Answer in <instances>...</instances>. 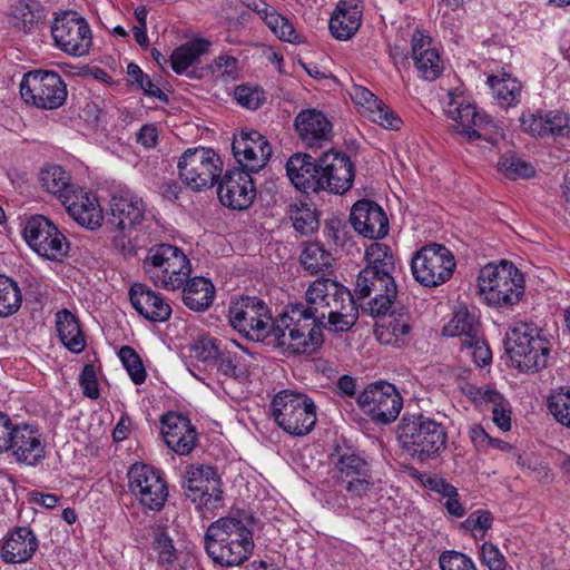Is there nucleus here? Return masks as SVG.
Here are the masks:
<instances>
[{
    "label": "nucleus",
    "instance_id": "7",
    "mask_svg": "<svg viewBox=\"0 0 570 570\" xmlns=\"http://www.w3.org/2000/svg\"><path fill=\"white\" fill-rule=\"evenodd\" d=\"M271 415L284 432L296 436L309 433L317 420L314 401L292 390H283L273 397Z\"/></svg>",
    "mask_w": 570,
    "mask_h": 570
},
{
    "label": "nucleus",
    "instance_id": "31",
    "mask_svg": "<svg viewBox=\"0 0 570 570\" xmlns=\"http://www.w3.org/2000/svg\"><path fill=\"white\" fill-rule=\"evenodd\" d=\"M287 176L292 184L301 191L318 193L320 174L318 160L308 154H295L286 163Z\"/></svg>",
    "mask_w": 570,
    "mask_h": 570
},
{
    "label": "nucleus",
    "instance_id": "28",
    "mask_svg": "<svg viewBox=\"0 0 570 570\" xmlns=\"http://www.w3.org/2000/svg\"><path fill=\"white\" fill-rule=\"evenodd\" d=\"M61 204L81 226L91 230L101 226L104 215L98 200L81 188L77 187Z\"/></svg>",
    "mask_w": 570,
    "mask_h": 570
},
{
    "label": "nucleus",
    "instance_id": "61",
    "mask_svg": "<svg viewBox=\"0 0 570 570\" xmlns=\"http://www.w3.org/2000/svg\"><path fill=\"white\" fill-rule=\"evenodd\" d=\"M234 96L239 105L252 110L259 108L263 100L262 91L246 86H238Z\"/></svg>",
    "mask_w": 570,
    "mask_h": 570
},
{
    "label": "nucleus",
    "instance_id": "41",
    "mask_svg": "<svg viewBox=\"0 0 570 570\" xmlns=\"http://www.w3.org/2000/svg\"><path fill=\"white\" fill-rule=\"evenodd\" d=\"M39 180L41 187L46 191L57 196L61 203L78 187L71 184L70 175L58 165L43 168L40 171Z\"/></svg>",
    "mask_w": 570,
    "mask_h": 570
},
{
    "label": "nucleus",
    "instance_id": "56",
    "mask_svg": "<svg viewBox=\"0 0 570 570\" xmlns=\"http://www.w3.org/2000/svg\"><path fill=\"white\" fill-rule=\"evenodd\" d=\"M520 122L523 131L531 136L541 138L548 137L546 114H542V111H523L520 117Z\"/></svg>",
    "mask_w": 570,
    "mask_h": 570
},
{
    "label": "nucleus",
    "instance_id": "53",
    "mask_svg": "<svg viewBox=\"0 0 570 570\" xmlns=\"http://www.w3.org/2000/svg\"><path fill=\"white\" fill-rule=\"evenodd\" d=\"M548 407L554 419L570 429V390L560 389L550 395Z\"/></svg>",
    "mask_w": 570,
    "mask_h": 570
},
{
    "label": "nucleus",
    "instance_id": "63",
    "mask_svg": "<svg viewBox=\"0 0 570 570\" xmlns=\"http://www.w3.org/2000/svg\"><path fill=\"white\" fill-rule=\"evenodd\" d=\"M206 491H198L196 495L191 498L193 501H196L197 497L200 498V501L204 502V504L208 503H215L220 501L222 499V490L219 489V478L215 473L212 479L204 482Z\"/></svg>",
    "mask_w": 570,
    "mask_h": 570
},
{
    "label": "nucleus",
    "instance_id": "34",
    "mask_svg": "<svg viewBox=\"0 0 570 570\" xmlns=\"http://www.w3.org/2000/svg\"><path fill=\"white\" fill-rule=\"evenodd\" d=\"M412 58L422 78L435 80L442 72V65L438 51L432 48L431 38L420 30L412 35Z\"/></svg>",
    "mask_w": 570,
    "mask_h": 570
},
{
    "label": "nucleus",
    "instance_id": "8",
    "mask_svg": "<svg viewBox=\"0 0 570 570\" xmlns=\"http://www.w3.org/2000/svg\"><path fill=\"white\" fill-rule=\"evenodd\" d=\"M450 102L446 109L449 118L453 125L454 131L468 141L484 139L495 145L504 136L502 127L495 124L487 114L479 112L475 106L466 102L463 97L450 92Z\"/></svg>",
    "mask_w": 570,
    "mask_h": 570
},
{
    "label": "nucleus",
    "instance_id": "13",
    "mask_svg": "<svg viewBox=\"0 0 570 570\" xmlns=\"http://www.w3.org/2000/svg\"><path fill=\"white\" fill-rule=\"evenodd\" d=\"M23 237L30 248L43 258L61 261L68 254L66 236L43 215H33L26 220Z\"/></svg>",
    "mask_w": 570,
    "mask_h": 570
},
{
    "label": "nucleus",
    "instance_id": "22",
    "mask_svg": "<svg viewBox=\"0 0 570 570\" xmlns=\"http://www.w3.org/2000/svg\"><path fill=\"white\" fill-rule=\"evenodd\" d=\"M8 452L19 463L35 466L45 459L46 441L39 430L29 424H16Z\"/></svg>",
    "mask_w": 570,
    "mask_h": 570
},
{
    "label": "nucleus",
    "instance_id": "24",
    "mask_svg": "<svg viewBox=\"0 0 570 570\" xmlns=\"http://www.w3.org/2000/svg\"><path fill=\"white\" fill-rule=\"evenodd\" d=\"M161 434L167 446L180 455L189 454L196 445L195 428L178 413L169 412L161 417Z\"/></svg>",
    "mask_w": 570,
    "mask_h": 570
},
{
    "label": "nucleus",
    "instance_id": "55",
    "mask_svg": "<svg viewBox=\"0 0 570 570\" xmlns=\"http://www.w3.org/2000/svg\"><path fill=\"white\" fill-rule=\"evenodd\" d=\"M461 346L468 350L473 357L474 362L479 365H487L492 360V353L484 340L479 335L462 338Z\"/></svg>",
    "mask_w": 570,
    "mask_h": 570
},
{
    "label": "nucleus",
    "instance_id": "15",
    "mask_svg": "<svg viewBox=\"0 0 570 570\" xmlns=\"http://www.w3.org/2000/svg\"><path fill=\"white\" fill-rule=\"evenodd\" d=\"M51 36L57 48L75 57L87 55L92 45L88 22L75 11H65L55 18Z\"/></svg>",
    "mask_w": 570,
    "mask_h": 570
},
{
    "label": "nucleus",
    "instance_id": "23",
    "mask_svg": "<svg viewBox=\"0 0 570 570\" xmlns=\"http://www.w3.org/2000/svg\"><path fill=\"white\" fill-rule=\"evenodd\" d=\"M353 228L370 239H382L389 234V219L385 212L373 200L356 202L350 215Z\"/></svg>",
    "mask_w": 570,
    "mask_h": 570
},
{
    "label": "nucleus",
    "instance_id": "44",
    "mask_svg": "<svg viewBox=\"0 0 570 570\" xmlns=\"http://www.w3.org/2000/svg\"><path fill=\"white\" fill-rule=\"evenodd\" d=\"M22 304V293L18 283L6 275H0V317L17 313Z\"/></svg>",
    "mask_w": 570,
    "mask_h": 570
},
{
    "label": "nucleus",
    "instance_id": "29",
    "mask_svg": "<svg viewBox=\"0 0 570 570\" xmlns=\"http://www.w3.org/2000/svg\"><path fill=\"white\" fill-rule=\"evenodd\" d=\"M129 297L134 308L148 321L165 322L171 315L170 305L145 284H134Z\"/></svg>",
    "mask_w": 570,
    "mask_h": 570
},
{
    "label": "nucleus",
    "instance_id": "58",
    "mask_svg": "<svg viewBox=\"0 0 570 570\" xmlns=\"http://www.w3.org/2000/svg\"><path fill=\"white\" fill-rule=\"evenodd\" d=\"M492 514L487 510H478L472 512L468 519L462 523V527L471 532H473L474 537H478V532L482 538L484 533L492 525Z\"/></svg>",
    "mask_w": 570,
    "mask_h": 570
},
{
    "label": "nucleus",
    "instance_id": "57",
    "mask_svg": "<svg viewBox=\"0 0 570 570\" xmlns=\"http://www.w3.org/2000/svg\"><path fill=\"white\" fill-rule=\"evenodd\" d=\"M548 137H568L570 135V117L560 111L546 114Z\"/></svg>",
    "mask_w": 570,
    "mask_h": 570
},
{
    "label": "nucleus",
    "instance_id": "59",
    "mask_svg": "<svg viewBox=\"0 0 570 570\" xmlns=\"http://www.w3.org/2000/svg\"><path fill=\"white\" fill-rule=\"evenodd\" d=\"M481 559L490 570H507L508 563L504 556L492 543L484 542L482 544Z\"/></svg>",
    "mask_w": 570,
    "mask_h": 570
},
{
    "label": "nucleus",
    "instance_id": "5",
    "mask_svg": "<svg viewBox=\"0 0 570 570\" xmlns=\"http://www.w3.org/2000/svg\"><path fill=\"white\" fill-rule=\"evenodd\" d=\"M478 283L479 293L484 301L500 308L513 306L524 294L522 273L507 261L499 265L487 264L479 273Z\"/></svg>",
    "mask_w": 570,
    "mask_h": 570
},
{
    "label": "nucleus",
    "instance_id": "62",
    "mask_svg": "<svg viewBox=\"0 0 570 570\" xmlns=\"http://www.w3.org/2000/svg\"><path fill=\"white\" fill-rule=\"evenodd\" d=\"M220 347L215 338L202 337L194 345L196 357L203 361H215L219 356Z\"/></svg>",
    "mask_w": 570,
    "mask_h": 570
},
{
    "label": "nucleus",
    "instance_id": "12",
    "mask_svg": "<svg viewBox=\"0 0 570 570\" xmlns=\"http://www.w3.org/2000/svg\"><path fill=\"white\" fill-rule=\"evenodd\" d=\"M20 94L27 104L51 110L65 104L67 87L62 78L55 71L32 70L23 76Z\"/></svg>",
    "mask_w": 570,
    "mask_h": 570
},
{
    "label": "nucleus",
    "instance_id": "42",
    "mask_svg": "<svg viewBox=\"0 0 570 570\" xmlns=\"http://www.w3.org/2000/svg\"><path fill=\"white\" fill-rule=\"evenodd\" d=\"M210 42L205 39H195L176 48L171 55V68L180 75L195 63L202 55L207 52Z\"/></svg>",
    "mask_w": 570,
    "mask_h": 570
},
{
    "label": "nucleus",
    "instance_id": "64",
    "mask_svg": "<svg viewBox=\"0 0 570 570\" xmlns=\"http://www.w3.org/2000/svg\"><path fill=\"white\" fill-rule=\"evenodd\" d=\"M214 362L218 364V371L222 374L232 377L239 375L237 356L235 353L220 350L219 356H217Z\"/></svg>",
    "mask_w": 570,
    "mask_h": 570
},
{
    "label": "nucleus",
    "instance_id": "43",
    "mask_svg": "<svg viewBox=\"0 0 570 570\" xmlns=\"http://www.w3.org/2000/svg\"><path fill=\"white\" fill-rule=\"evenodd\" d=\"M366 266L373 272L377 271L383 276L393 275L395 271V261L391 248L382 243L373 242L365 250Z\"/></svg>",
    "mask_w": 570,
    "mask_h": 570
},
{
    "label": "nucleus",
    "instance_id": "14",
    "mask_svg": "<svg viewBox=\"0 0 570 570\" xmlns=\"http://www.w3.org/2000/svg\"><path fill=\"white\" fill-rule=\"evenodd\" d=\"M354 292L358 299L371 297L364 311L377 317L391 309L397 295V287L393 275L383 276L377 271L363 268L357 275Z\"/></svg>",
    "mask_w": 570,
    "mask_h": 570
},
{
    "label": "nucleus",
    "instance_id": "18",
    "mask_svg": "<svg viewBox=\"0 0 570 570\" xmlns=\"http://www.w3.org/2000/svg\"><path fill=\"white\" fill-rule=\"evenodd\" d=\"M217 195L226 207L236 210L248 208L256 197V187L249 171L245 168L227 170L218 180Z\"/></svg>",
    "mask_w": 570,
    "mask_h": 570
},
{
    "label": "nucleus",
    "instance_id": "54",
    "mask_svg": "<svg viewBox=\"0 0 570 570\" xmlns=\"http://www.w3.org/2000/svg\"><path fill=\"white\" fill-rule=\"evenodd\" d=\"M439 564L441 570H478L471 558L454 550L442 552Z\"/></svg>",
    "mask_w": 570,
    "mask_h": 570
},
{
    "label": "nucleus",
    "instance_id": "20",
    "mask_svg": "<svg viewBox=\"0 0 570 570\" xmlns=\"http://www.w3.org/2000/svg\"><path fill=\"white\" fill-rule=\"evenodd\" d=\"M320 191L325 190L334 194L347 191L354 181V167L345 154L325 153L318 158Z\"/></svg>",
    "mask_w": 570,
    "mask_h": 570
},
{
    "label": "nucleus",
    "instance_id": "16",
    "mask_svg": "<svg viewBox=\"0 0 570 570\" xmlns=\"http://www.w3.org/2000/svg\"><path fill=\"white\" fill-rule=\"evenodd\" d=\"M128 488L141 505L153 511L164 508L168 487L159 470L144 463L134 464L128 471Z\"/></svg>",
    "mask_w": 570,
    "mask_h": 570
},
{
    "label": "nucleus",
    "instance_id": "9",
    "mask_svg": "<svg viewBox=\"0 0 570 570\" xmlns=\"http://www.w3.org/2000/svg\"><path fill=\"white\" fill-rule=\"evenodd\" d=\"M177 167L180 180L195 191L215 186L223 173V161L218 154L204 147L184 151Z\"/></svg>",
    "mask_w": 570,
    "mask_h": 570
},
{
    "label": "nucleus",
    "instance_id": "47",
    "mask_svg": "<svg viewBox=\"0 0 570 570\" xmlns=\"http://www.w3.org/2000/svg\"><path fill=\"white\" fill-rule=\"evenodd\" d=\"M265 23L279 40L295 45L304 42V37L296 31L293 22L276 10L269 13Z\"/></svg>",
    "mask_w": 570,
    "mask_h": 570
},
{
    "label": "nucleus",
    "instance_id": "48",
    "mask_svg": "<svg viewBox=\"0 0 570 570\" xmlns=\"http://www.w3.org/2000/svg\"><path fill=\"white\" fill-rule=\"evenodd\" d=\"M301 262L311 274H317L331 267L332 255L320 244H309L305 247L301 256Z\"/></svg>",
    "mask_w": 570,
    "mask_h": 570
},
{
    "label": "nucleus",
    "instance_id": "6",
    "mask_svg": "<svg viewBox=\"0 0 570 570\" xmlns=\"http://www.w3.org/2000/svg\"><path fill=\"white\" fill-rule=\"evenodd\" d=\"M142 268L156 287L167 291L181 288L191 272L185 253L170 244L151 246L142 261Z\"/></svg>",
    "mask_w": 570,
    "mask_h": 570
},
{
    "label": "nucleus",
    "instance_id": "46",
    "mask_svg": "<svg viewBox=\"0 0 570 570\" xmlns=\"http://www.w3.org/2000/svg\"><path fill=\"white\" fill-rule=\"evenodd\" d=\"M289 218L294 228L302 235H309L318 228V218L315 208L306 203L289 206Z\"/></svg>",
    "mask_w": 570,
    "mask_h": 570
},
{
    "label": "nucleus",
    "instance_id": "17",
    "mask_svg": "<svg viewBox=\"0 0 570 570\" xmlns=\"http://www.w3.org/2000/svg\"><path fill=\"white\" fill-rule=\"evenodd\" d=\"M357 405L380 424L395 421L403 400L396 387L387 382L370 384L357 397Z\"/></svg>",
    "mask_w": 570,
    "mask_h": 570
},
{
    "label": "nucleus",
    "instance_id": "50",
    "mask_svg": "<svg viewBox=\"0 0 570 570\" xmlns=\"http://www.w3.org/2000/svg\"><path fill=\"white\" fill-rule=\"evenodd\" d=\"M498 167L511 179L530 178L534 175L533 166L515 155H503L498 163Z\"/></svg>",
    "mask_w": 570,
    "mask_h": 570
},
{
    "label": "nucleus",
    "instance_id": "40",
    "mask_svg": "<svg viewBox=\"0 0 570 570\" xmlns=\"http://www.w3.org/2000/svg\"><path fill=\"white\" fill-rule=\"evenodd\" d=\"M56 326L61 343L71 352L80 353L86 346L77 317L68 309H62L56 315Z\"/></svg>",
    "mask_w": 570,
    "mask_h": 570
},
{
    "label": "nucleus",
    "instance_id": "30",
    "mask_svg": "<svg viewBox=\"0 0 570 570\" xmlns=\"http://www.w3.org/2000/svg\"><path fill=\"white\" fill-rule=\"evenodd\" d=\"M299 138L308 147H322L332 137V125L326 116L315 109L301 111L295 118Z\"/></svg>",
    "mask_w": 570,
    "mask_h": 570
},
{
    "label": "nucleus",
    "instance_id": "21",
    "mask_svg": "<svg viewBox=\"0 0 570 570\" xmlns=\"http://www.w3.org/2000/svg\"><path fill=\"white\" fill-rule=\"evenodd\" d=\"M233 154L240 166L257 173L272 155V147L266 138L256 130L240 131L232 144Z\"/></svg>",
    "mask_w": 570,
    "mask_h": 570
},
{
    "label": "nucleus",
    "instance_id": "33",
    "mask_svg": "<svg viewBox=\"0 0 570 570\" xmlns=\"http://www.w3.org/2000/svg\"><path fill=\"white\" fill-rule=\"evenodd\" d=\"M350 95L356 104L366 109L373 122L391 130L401 128V118L365 87L355 85L352 87Z\"/></svg>",
    "mask_w": 570,
    "mask_h": 570
},
{
    "label": "nucleus",
    "instance_id": "4",
    "mask_svg": "<svg viewBox=\"0 0 570 570\" xmlns=\"http://www.w3.org/2000/svg\"><path fill=\"white\" fill-rule=\"evenodd\" d=\"M504 348L514 367L537 373L548 365L551 343L537 326L521 322L507 333Z\"/></svg>",
    "mask_w": 570,
    "mask_h": 570
},
{
    "label": "nucleus",
    "instance_id": "38",
    "mask_svg": "<svg viewBox=\"0 0 570 570\" xmlns=\"http://www.w3.org/2000/svg\"><path fill=\"white\" fill-rule=\"evenodd\" d=\"M183 288V302L191 311L204 312L214 301L215 287L205 277L187 278Z\"/></svg>",
    "mask_w": 570,
    "mask_h": 570
},
{
    "label": "nucleus",
    "instance_id": "19",
    "mask_svg": "<svg viewBox=\"0 0 570 570\" xmlns=\"http://www.w3.org/2000/svg\"><path fill=\"white\" fill-rule=\"evenodd\" d=\"M337 480L351 498H363L372 490L370 466L357 454L345 451L335 462Z\"/></svg>",
    "mask_w": 570,
    "mask_h": 570
},
{
    "label": "nucleus",
    "instance_id": "10",
    "mask_svg": "<svg viewBox=\"0 0 570 570\" xmlns=\"http://www.w3.org/2000/svg\"><path fill=\"white\" fill-rule=\"evenodd\" d=\"M455 265L450 249L436 243L423 246L411 261L415 281L426 287H436L449 281Z\"/></svg>",
    "mask_w": 570,
    "mask_h": 570
},
{
    "label": "nucleus",
    "instance_id": "1",
    "mask_svg": "<svg viewBox=\"0 0 570 570\" xmlns=\"http://www.w3.org/2000/svg\"><path fill=\"white\" fill-rule=\"evenodd\" d=\"M205 550L217 564L237 567L249 559L254 549L252 531L236 518H219L207 528Z\"/></svg>",
    "mask_w": 570,
    "mask_h": 570
},
{
    "label": "nucleus",
    "instance_id": "49",
    "mask_svg": "<svg viewBox=\"0 0 570 570\" xmlns=\"http://www.w3.org/2000/svg\"><path fill=\"white\" fill-rule=\"evenodd\" d=\"M215 470L208 465H190L183 481V488L187 491V497L193 498L198 491H206L204 482L212 479Z\"/></svg>",
    "mask_w": 570,
    "mask_h": 570
},
{
    "label": "nucleus",
    "instance_id": "39",
    "mask_svg": "<svg viewBox=\"0 0 570 570\" xmlns=\"http://www.w3.org/2000/svg\"><path fill=\"white\" fill-rule=\"evenodd\" d=\"M488 85L492 96L502 108L515 107L522 97V85L511 75L503 72L502 76L492 75L488 77Z\"/></svg>",
    "mask_w": 570,
    "mask_h": 570
},
{
    "label": "nucleus",
    "instance_id": "51",
    "mask_svg": "<svg viewBox=\"0 0 570 570\" xmlns=\"http://www.w3.org/2000/svg\"><path fill=\"white\" fill-rule=\"evenodd\" d=\"M131 381L139 385L146 380L147 373L139 354L130 346H122L118 353Z\"/></svg>",
    "mask_w": 570,
    "mask_h": 570
},
{
    "label": "nucleus",
    "instance_id": "36",
    "mask_svg": "<svg viewBox=\"0 0 570 570\" xmlns=\"http://www.w3.org/2000/svg\"><path fill=\"white\" fill-rule=\"evenodd\" d=\"M45 19L43 7L38 0H16L8 12V22L18 32H36Z\"/></svg>",
    "mask_w": 570,
    "mask_h": 570
},
{
    "label": "nucleus",
    "instance_id": "37",
    "mask_svg": "<svg viewBox=\"0 0 570 570\" xmlns=\"http://www.w3.org/2000/svg\"><path fill=\"white\" fill-rule=\"evenodd\" d=\"M411 316L407 312L392 313L387 321L375 328L377 340L385 345L400 347L410 341Z\"/></svg>",
    "mask_w": 570,
    "mask_h": 570
},
{
    "label": "nucleus",
    "instance_id": "52",
    "mask_svg": "<svg viewBox=\"0 0 570 570\" xmlns=\"http://www.w3.org/2000/svg\"><path fill=\"white\" fill-rule=\"evenodd\" d=\"M154 549L158 553V561L164 566H171L178 559V550L173 539L161 528L154 531Z\"/></svg>",
    "mask_w": 570,
    "mask_h": 570
},
{
    "label": "nucleus",
    "instance_id": "2",
    "mask_svg": "<svg viewBox=\"0 0 570 570\" xmlns=\"http://www.w3.org/2000/svg\"><path fill=\"white\" fill-rule=\"evenodd\" d=\"M267 338L287 355L309 354L323 343L318 326L295 304L273 320Z\"/></svg>",
    "mask_w": 570,
    "mask_h": 570
},
{
    "label": "nucleus",
    "instance_id": "11",
    "mask_svg": "<svg viewBox=\"0 0 570 570\" xmlns=\"http://www.w3.org/2000/svg\"><path fill=\"white\" fill-rule=\"evenodd\" d=\"M230 325L252 341H264L273 322L267 304L256 296H244L228 308Z\"/></svg>",
    "mask_w": 570,
    "mask_h": 570
},
{
    "label": "nucleus",
    "instance_id": "45",
    "mask_svg": "<svg viewBox=\"0 0 570 570\" xmlns=\"http://www.w3.org/2000/svg\"><path fill=\"white\" fill-rule=\"evenodd\" d=\"M442 332L446 336H463V338H468L479 335V323L475 316L464 308L454 314Z\"/></svg>",
    "mask_w": 570,
    "mask_h": 570
},
{
    "label": "nucleus",
    "instance_id": "35",
    "mask_svg": "<svg viewBox=\"0 0 570 570\" xmlns=\"http://www.w3.org/2000/svg\"><path fill=\"white\" fill-rule=\"evenodd\" d=\"M362 0H341L330 20V31L338 40L350 39L360 28Z\"/></svg>",
    "mask_w": 570,
    "mask_h": 570
},
{
    "label": "nucleus",
    "instance_id": "3",
    "mask_svg": "<svg viewBox=\"0 0 570 570\" xmlns=\"http://www.w3.org/2000/svg\"><path fill=\"white\" fill-rule=\"evenodd\" d=\"M401 448L419 462L435 460L446 450L448 433L443 424L423 414H405L397 425Z\"/></svg>",
    "mask_w": 570,
    "mask_h": 570
},
{
    "label": "nucleus",
    "instance_id": "26",
    "mask_svg": "<svg viewBox=\"0 0 570 570\" xmlns=\"http://www.w3.org/2000/svg\"><path fill=\"white\" fill-rule=\"evenodd\" d=\"M109 210L108 223L117 230H127L141 223L145 205L130 191H118L110 198Z\"/></svg>",
    "mask_w": 570,
    "mask_h": 570
},
{
    "label": "nucleus",
    "instance_id": "27",
    "mask_svg": "<svg viewBox=\"0 0 570 570\" xmlns=\"http://www.w3.org/2000/svg\"><path fill=\"white\" fill-rule=\"evenodd\" d=\"M340 283L330 278H317L307 288L305 296L306 303H296L297 307L305 311L307 317L314 321L322 332V325L325 324L324 315L331 304V298L335 297Z\"/></svg>",
    "mask_w": 570,
    "mask_h": 570
},
{
    "label": "nucleus",
    "instance_id": "32",
    "mask_svg": "<svg viewBox=\"0 0 570 570\" xmlns=\"http://www.w3.org/2000/svg\"><path fill=\"white\" fill-rule=\"evenodd\" d=\"M39 541L28 527H17L3 540L1 557L7 563H22L30 560L38 550Z\"/></svg>",
    "mask_w": 570,
    "mask_h": 570
},
{
    "label": "nucleus",
    "instance_id": "60",
    "mask_svg": "<svg viewBox=\"0 0 570 570\" xmlns=\"http://www.w3.org/2000/svg\"><path fill=\"white\" fill-rule=\"evenodd\" d=\"M79 382L82 387L83 395L92 400L99 397L98 381L96 370L92 364H86L83 366Z\"/></svg>",
    "mask_w": 570,
    "mask_h": 570
},
{
    "label": "nucleus",
    "instance_id": "25",
    "mask_svg": "<svg viewBox=\"0 0 570 570\" xmlns=\"http://www.w3.org/2000/svg\"><path fill=\"white\" fill-rule=\"evenodd\" d=\"M358 318V311L353 295L342 284L337 287L335 297L331 298L328 309L325 312L322 328L332 332L350 331Z\"/></svg>",
    "mask_w": 570,
    "mask_h": 570
}]
</instances>
